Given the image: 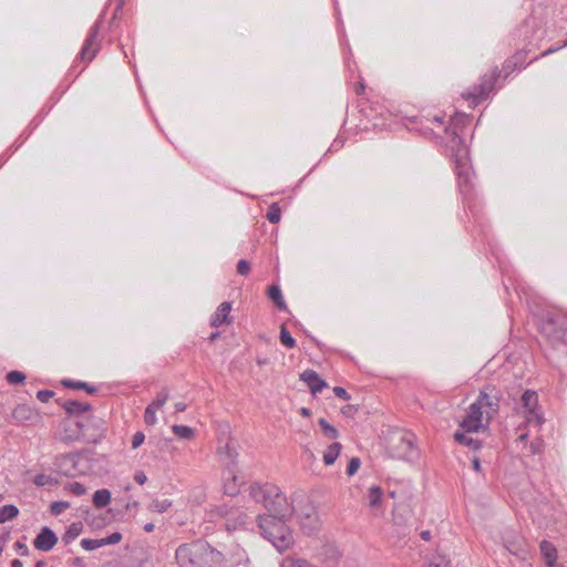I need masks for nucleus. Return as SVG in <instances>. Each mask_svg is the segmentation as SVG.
<instances>
[{"mask_svg":"<svg viewBox=\"0 0 567 567\" xmlns=\"http://www.w3.org/2000/svg\"><path fill=\"white\" fill-rule=\"evenodd\" d=\"M58 543L55 533L48 526L40 529L39 534L33 540V546L38 550L50 551Z\"/></svg>","mask_w":567,"mask_h":567,"instance_id":"obj_14","label":"nucleus"},{"mask_svg":"<svg viewBox=\"0 0 567 567\" xmlns=\"http://www.w3.org/2000/svg\"><path fill=\"white\" fill-rule=\"evenodd\" d=\"M359 411V406L354 404H347L341 409V413L347 417H353Z\"/></svg>","mask_w":567,"mask_h":567,"instance_id":"obj_45","label":"nucleus"},{"mask_svg":"<svg viewBox=\"0 0 567 567\" xmlns=\"http://www.w3.org/2000/svg\"><path fill=\"white\" fill-rule=\"evenodd\" d=\"M472 463H473V470L475 472L480 473L482 471L480 458L474 457Z\"/></svg>","mask_w":567,"mask_h":567,"instance_id":"obj_55","label":"nucleus"},{"mask_svg":"<svg viewBox=\"0 0 567 567\" xmlns=\"http://www.w3.org/2000/svg\"><path fill=\"white\" fill-rule=\"evenodd\" d=\"M82 528H83L82 523H80V522L72 523L68 527L65 533L62 535V542L65 545L71 544L73 540H75L80 536V534L82 533Z\"/></svg>","mask_w":567,"mask_h":567,"instance_id":"obj_23","label":"nucleus"},{"mask_svg":"<svg viewBox=\"0 0 567 567\" xmlns=\"http://www.w3.org/2000/svg\"><path fill=\"white\" fill-rule=\"evenodd\" d=\"M225 482H224V492L229 496H236L239 493V485L237 483V476L235 475V471L233 474H229L227 470L224 473Z\"/></svg>","mask_w":567,"mask_h":567,"instance_id":"obj_22","label":"nucleus"},{"mask_svg":"<svg viewBox=\"0 0 567 567\" xmlns=\"http://www.w3.org/2000/svg\"><path fill=\"white\" fill-rule=\"evenodd\" d=\"M187 409L186 403L184 402H177L175 403V410L176 412H184Z\"/></svg>","mask_w":567,"mask_h":567,"instance_id":"obj_58","label":"nucleus"},{"mask_svg":"<svg viewBox=\"0 0 567 567\" xmlns=\"http://www.w3.org/2000/svg\"><path fill=\"white\" fill-rule=\"evenodd\" d=\"M452 147H456L454 155L455 172L458 178V184L462 192H470L472 186L471 183V167L468 166V154L464 141L458 136L455 130L451 132Z\"/></svg>","mask_w":567,"mask_h":567,"instance_id":"obj_5","label":"nucleus"},{"mask_svg":"<svg viewBox=\"0 0 567 567\" xmlns=\"http://www.w3.org/2000/svg\"><path fill=\"white\" fill-rule=\"evenodd\" d=\"M80 421H82V425H83L82 427L89 429L90 432H93L95 430V427L99 426L101 429V440L103 439L104 433H105V426H104V422L101 419L89 415V416H83Z\"/></svg>","mask_w":567,"mask_h":567,"instance_id":"obj_26","label":"nucleus"},{"mask_svg":"<svg viewBox=\"0 0 567 567\" xmlns=\"http://www.w3.org/2000/svg\"><path fill=\"white\" fill-rule=\"evenodd\" d=\"M489 426V423L485 421L484 412L475 404L472 403L460 422L461 431H456L454 433V440L465 446H468L473 450H480L482 447V442L477 439L470 436L472 433H477L480 431H486Z\"/></svg>","mask_w":567,"mask_h":567,"instance_id":"obj_2","label":"nucleus"},{"mask_svg":"<svg viewBox=\"0 0 567 567\" xmlns=\"http://www.w3.org/2000/svg\"><path fill=\"white\" fill-rule=\"evenodd\" d=\"M341 449L342 445L339 442L330 444L323 453V463L326 465H332L340 455Z\"/></svg>","mask_w":567,"mask_h":567,"instance_id":"obj_24","label":"nucleus"},{"mask_svg":"<svg viewBox=\"0 0 567 567\" xmlns=\"http://www.w3.org/2000/svg\"><path fill=\"white\" fill-rule=\"evenodd\" d=\"M33 484L42 487V486H52L58 484V480L48 474H38L33 478Z\"/></svg>","mask_w":567,"mask_h":567,"instance_id":"obj_33","label":"nucleus"},{"mask_svg":"<svg viewBox=\"0 0 567 567\" xmlns=\"http://www.w3.org/2000/svg\"><path fill=\"white\" fill-rule=\"evenodd\" d=\"M66 489L74 495L81 496L86 493V487L79 482H71L66 485Z\"/></svg>","mask_w":567,"mask_h":567,"instance_id":"obj_40","label":"nucleus"},{"mask_svg":"<svg viewBox=\"0 0 567 567\" xmlns=\"http://www.w3.org/2000/svg\"><path fill=\"white\" fill-rule=\"evenodd\" d=\"M262 535L271 542L279 553H284V509L282 506L268 511L258 517Z\"/></svg>","mask_w":567,"mask_h":567,"instance_id":"obj_3","label":"nucleus"},{"mask_svg":"<svg viewBox=\"0 0 567 567\" xmlns=\"http://www.w3.org/2000/svg\"><path fill=\"white\" fill-rule=\"evenodd\" d=\"M161 409V406L155 402V401H152L145 410H152V412H157L158 410Z\"/></svg>","mask_w":567,"mask_h":567,"instance_id":"obj_56","label":"nucleus"},{"mask_svg":"<svg viewBox=\"0 0 567 567\" xmlns=\"http://www.w3.org/2000/svg\"><path fill=\"white\" fill-rule=\"evenodd\" d=\"M318 424L327 439L334 440L339 436L338 430L330 423H328L326 419H319Z\"/></svg>","mask_w":567,"mask_h":567,"instance_id":"obj_31","label":"nucleus"},{"mask_svg":"<svg viewBox=\"0 0 567 567\" xmlns=\"http://www.w3.org/2000/svg\"><path fill=\"white\" fill-rule=\"evenodd\" d=\"M78 458V453L62 455L56 458L55 465L59 467L63 475L75 476L80 473V471L76 468Z\"/></svg>","mask_w":567,"mask_h":567,"instance_id":"obj_15","label":"nucleus"},{"mask_svg":"<svg viewBox=\"0 0 567 567\" xmlns=\"http://www.w3.org/2000/svg\"><path fill=\"white\" fill-rule=\"evenodd\" d=\"M102 540H103V546L114 545L122 540V534L118 532H115V533L111 534L110 536L102 538Z\"/></svg>","mask_w":567,"mask_h":567,"instance_id":"obj_44","label":"nucleus"},{"mask_svg":"<svg viewBox=\"0 0 567 567\" xmlns=\"http://www.w3.org/2000/svg\"><path fill=\"white\" fill-rule=\"evenodd\" d=\"M284 337H285V333H284V323H281L279 326V340L281 342V344H284Z\"/></svg>","mask_w":567,"mask_h":567,"instance_id":"obj_61","label":"nucleus"},{"mask_svg":"<svg viewBox=\"0 0 567 567\" xmlns=\"http://www.w3.org/2000/svg\"><path fill=\"white\" fill-rule=\"evenodd\" d=\"M19 514V509L16 505L7 504L0 507V523L3 524L16 518Z\"/></svg>","mask_w":567,"mask_h":567,"instance_id":"obj_29","label":"nucleus"},{"mask_svg":"<svg viewBox=\"0 0 567 567\" xmlns=\"http://www.w3.org/2000/svg\"><path fill=\"white\" fill-rule=\"evenodd\" d=\"M427 567H451V561L445 556L437 555Z\"/></svg>","mask_w":567,"mask_h":567,"instance_id":"obj_41","label":"nucleus"},{"mask_svg":"<svg viewBox=\"0 0 567 567\" xmlns=\"http://www.w3.org/2000/svg\"><path fill=\"white\" fill-rule=\"evenodd\" d=\"M388 451L393 458L413 461L417 457L415 437L412 433H395L388 440Z\"/></svg>","mask_w":567,"mask_h":567,"instance_id":"obj_7","label":"nucleus"},{"mask_svg":"<svg viewBox=\"0 0 567 567\" xmlns=\"http://www.w3.org/2000/svg\"><path fill=\"white\" fill-rule=\"evenodd\" d=\"M281 218V209L279 204L275 203L269 207V210L267 213V219L272 223L277 224Z\"/></svg>","mask_w":567,"mask_h":567,"instance_id":"obj_36","label":"nucleus"},{"mask_svg":"<svg viewBox=\"0 0 567 567\" xmlns=\"http://www.w3.org/2000/svg\"><path fill=\"white\" fill-rule=\"evenodd\" d=\"M14 546L21 556H27L29 554V548L24 543L17 542Z\"/></svg>","mask_w":567,"mask_h":567,"instance_id":"obj_52","label":"nucleus"},{"mask_svg":"<svg viewBox=\"0 0 567 567\" xmlns=\"http://www.w3.org/2000/svg\"><path fill=\"white\" fill-rule=\"evenodd\" d=\"M220 461L226 466L229 474H233L237 464L238 452L231 440L227 441L223 446L218 447Z\"/></svg>","mask_w":567,"mask_h":567,"instance_id":"obj_13","label":"nucleus"},{"mask_svg":"<svg viewBox=\"0 0 567 567\" xmlns=\"http://www.w3.org/2000/svg\"><path fill=\"white\" fill-rule=\"evenodd\" d=\"M382 489L379 487V486H372L370 489H369V504L371 507H375L380 501H381V497H382Z\"/></svg>","mask_w":567,"mask_h":567,"instance_id":"obj_35","label":"nucleus"},{"mask_svg":"<svg viewBox=\"0 0 567 567\" xmlns=\"http://www.w3.org/2000/svg\"><path fill=\"white\" fill-rule=\"evenodd\" d=\"M505 547L514 555L524 553V542L518 535H513L512 539L504 538Z\"/></svg>","mask_w":567,"mask_h":567,"instance_id":"obj_27","label":"nucleus"},{"mask_svg":"<svg viewBox=\"0 0 567 567\" xmlns=\"http://www.w3.org/2000/svg\"><path fill=\"white\" fill-rule=\"evenodd\" d=\"M421 538L425 542H429L431 539V532L430 530H423L421 533Z\"/></svg>","mask_w":567,"mask_h":567,"instance_id":"obj_60","label":"nucleus"},{"mask_svg":"<svg viewBox=\"0 0 567 567\" xmlns=\"http://www.w3.org/2000/svg\"><path fill=\"white\" fill-rule=\"evenodd\" d=\"M145 440V435L143 432H135L132 436V447L137 449L140 447Z\"/></svg>","mask_w":567,"mask_h":567,"instance_id":"obj_47","label":"nucleus"},{"mask_svg":"<svg viewBox=\"0 0 567 567\" xmlns=\"http://www.w3.org/2000/svg\"><path fill=\"white\" fill-rule=\"evenodd\" d=\"M540 332L556 343H567V316L560 312L547 313L539 323Z\"/></svg>","mask_w":567,"mask_h":567,"instance_id":"obj_6","label":"nucleus"},{"mask_svg":"<svg viewBox=\"0 0 567 567\" xmlns=\"http://www.w3.org/2000/svg\"><path fill=\"white\" fill-rule=\"evenodd\" d=\"M172 506L169 499H155L150 504V511L155 513H165Z\"/></svg>","mask_w":567,"mask_h":567,"instance_id":"obj_34","label":"nucleus"},{"mask_svg":"<svg viewBox=\"0 0 567 567\" xmlns=\"http://www.w3.org/2000/svg\"><path fill=\"white\" fill-rule=\"evenodd\" d=\"M54 395V392L51 390H40L37 393V398L39 401L45 403Z\"/></svg>","mask_w":567,"mask_h":567,"instance_id":"obj_48","label":"nucleus"},{"mask_svg":"<svg viewBox=\"0 0 567 567\" xmlns=\"http://www.w3.org/2000/svg\"><path fill=\"white\" fill-rule=\"evenodd\" d=\"M268 297L279 309H284V297L279 285H272L268 289Z\"/></svg>","mask_w":567,"mask_h":567,"instance_id":"obj_30","label":"nucleus"},{"mask_svg":"<svg viewBox=\"0 0 567 567\" xmlns=\"http://www.w3.org/2000/svg\"><path fill=\"white\" fill-rule=\"evenodd\" d=\"M522 403H523V406L526 410V413L528 415V420H530L532 415H535L537 417V420L540 422V419L535 413V410H536V408L538 405V395H537V393L535 391H532V390H526L522 394Z\"/></svg>","mask_w":567,"mask_h":567,"instance_id":"obj_20","label":"nucleus"},{"mask_svg":"<svg viewBox=\"0 0 567 567\" xmlns=\"http://www.w3.org/2000/svg\"><path fill=\"white\" fill-rule=\"evenodd\" d=\"M526 50H519L515 52L512 56L505 60L503 64L504 78L506 79L511 73H513L516 69L524 66L526 56Z\"/></svg>","mask_w":567,"mask_h":567,"instance_id":"obj_16","label":"nucleus"},{"mask_svg":"<svg viewBox=\"0 0 567 567\" xmlns=\"http://www.w3.org/2000/svg\"><path fill=\"white\" fill-rule=\"evenodd\" d=\"M154 524L153 523H147L145 526H144V530L147 532V533H151L154 530Z\"/></svg>","mask_w":567,"mask_h":567,"instance_id":"obj_63","label":"nucleus"},{"mask_svg":"<svg viewBox=\"0 0 567 567\" xmlns=\"http://www.w3.org/2000/svg\"><path fill=\"white\" fill-rule=\"evenodd\" d=\"M11 567H23V564L20 559H13L11 561Z\"/></svg>","mask_w":567,"mask_h":567,"instance_id":"obj_62","label":"nucleus"},{"mask_svg":"<svg viewBox=\"0 0 567 567\" xmlns=\"http://www.w3.org/2000/svg\"><path fill=\"white\" fill-rule=\"evenodd\" d=\"M565 47H567V40H566V41L564 42V44H563V45H560V47H555V48H549V49H547L546 51H544L543 53H540L539 58H545V56H547V55H549V54H553V53L557 52L558 50H560L561 48H565ZM537 59H538V56H537V58H535V59H534V61H535V60H537Z\"/></svg>","mask_w":567,"mask_h":567,"instance_id":"obj_51","label":"nucleus"},{"mask_svg":"<svg viewBox=\"0 0 567 567\" xmlns=\"http://www.w3.org/2000/svg\"><path fill=\"white\" fill-rule=\"evenodd\" d=\"M361 465V461L359 457H352L348 464V467H347V474L348 476H352L354 475L359 467Z\"/></svg>","mask_w":567,"mask_h":567,"instance_id":"obj_42","label":"nucleus"},{"mask_svg":"<svg viewBox=\"0 0 567 567\" xmlns=\"http://www.w3.org/2000/svg\"><path fill=\"white\" fill-rule=\"evenodd\" d=\"M502 71L495 66L491 71V73H486L482 76L480 84L473 86L472 91L468 92L464 96L466 99H472L473 102L476 104L489 95V93L494 90L495 83L501 76Z\"/></svg>","mask_w":567,"mask_h":567,"instance_id":"obj_11","label":"nucleus"},{"mask_svg":"<svg viewBox=\"0 0 567 567\" xmlns=\"http://www.w3.org/2000/svg\"><path fill=\"white\" fill-rule=\"evenodd\" d=\"M295 346H296V340L286 330V348H293Z\"/></svg>","mask_w":567,"mask_h":567,"instance_id":"obj_54","label":"nucleus"},{"mask_svg":"<svg viewBox=\"0 0 567 567\" xmlns=\"http://www.w3.org/2000/svg\"><path fill=\"white\" fill-rule=\"evenodd\" d=\"M100 31V22L96 21L90 29L89 35L84 41V44L81 49L80 55L83 61L90 62L95 56L97 52V42L96 38Z\"/></svg>","mask_w":567,"mask_h":567,"instance_id":"obj_12","label":"nucleus"},{"mask_svg":"<svg viewBox=\"0 0 567 567\" xmlns=\"http://www.w3.org/2000/svg\"><path fill=\"white\" fill-rule=\"evenodd\" d=\"M27 411H28V409H27L25 406L20 405V406H18V408L14 410V413H13V414H14V416H16V417H19L20 415H22V413H24V412H27Z\"/></svg>","mask_w":567,"mask_h":567,"instance_id":"obj_57","label":"nucleus"},{"mask_svg":"<svg viewBox=\"0 0 567 567\" xmlns=\"http://www.w3.org/2000/svg\"><path fill=\"white\" fill-rule=\"evenodd\" d=\"M249 494L255 502L261 503L267 512L282 506L284 503L280 488L274 484L260 485L255 483L250 485Z\"/></svg>","mask_w":567,"mask_h":567,"instance_id":"obj_9","label":"nucleus"},{"mask_svg":"<svg viewBox=\"0 0 567 567\" xmlns=\"http://www.w3.org/2000/svg\"><path fill=\"white\" fill-rule=\"evenodd\" d=\"M62 385L68 389L73 390H85L87 393L93 394L97 391V389L94 385H91L84 381H75L71 379H64L62 380Z\"/></svg>","mask_w":567,"mask_h":567,"instance_id":"obj_25","label":"nucleus"},{"mask_svg":"<svg viewBox=\"0 0 567 567\" xmlns=\"http://www.w3.org/2000/svg\"><path fill=\"white\" fill-rule=\"evenodd\" d=\"M364 90H365V86H364V84H363V83H361V82H360V83H358V84L355 85V93H357L358 95L363 94Z\"/></svg>","mask_w":567,"mask_h":567,"instance_id":"obj_59","label":"nucleus"},{"mask_svg":"<svg viewBox=\"0 0 567 567\" xmlns=\"http://www.w3.org/2000/svg\"><path fill=\"white\" fill-rule=\"evenodd\" d=\"M179 567H204L209 561H219L223 558L220 551L212 548L208 543L197 540L181 545L175 553Z\"/></svg>","mask_w":567,"mask_h":567,"instance_id":"obj_1","label":"nucleus"},{"mask_svg":"<svg viewBox=\"0 0 567 567\" xmlns=\"http://www.w3.org/2000/svg\"><path fill=\"white\" fill-rule=\"evenodd\" d=\"M501 399L502 393L494 385H486L481 390L474 403L484 412L486 423H491L492 419L498 413Z\"/></svg>","mask_w":567,"mask_h":567,"instance_id":"obj_10","label":"nucleus"},{"mask_svg":"<svg viewBox=\"0 0 567 567\" xmlns=\"http://www.w3.org/2000/svg\"><path fill=\"white\" fill-rule=\"evenodd\" d=\"M172 431L179 439L189 440L194 436V430L187 425L175 424L172 426Z\"/></svg>","mask_w":567,"mask_h":567,"instance_id":"obj_32","label":"nucleus"},{"mask_svg":"<svg viewBox=\"0 0 567 567\" xmlns=\"http://www.w3.org/2000/svg\"><path fill=\"white\" fill-rule=\"evenodd\" d=\"M62 408L69 415L80 416L83 413L90 412L92 406L86 402H80L76 400H68L61 403Z\"/></svg>","mask_w":567,"mask_h":567,"instance_id":"obj_21","label":"nucleus"},{"mask_svg":"<svg viewBox=\"0 0 567 567\" xmlns=\"http://www.w3.org/2000/svg\"><path fill=\"white\" fill-rule=\"evenodd\" d=\"M92 501L97 508H103L111 502V492L106 488L97 489L93 494Z\"/></svg>","mask_w":567,"mask_h":567,"instance_id":"obj_28","label":"nucleus"},{"mask_svg":"<svg viewBox=\"0 0 567 567\" xmlns=\"http://www.w3.org/2000/svg\"><path fill=\"white\" fill-rule=\"evenodd\" d=\"M81 546L83 549L90 551V550H94V549L103 547V540H102V538H100V539L83 538L81 540Z\"/></svg>","mask_w":567,"mask_h":567,"instance_id":"obj_37","label":"nucleus"},{"mask_svg":"<svg viewBox=\"0 0 567 567\" xmlns=\"http://www.w3.org/2000/svg\"><path fill=\"white\" fill-rule=\"evenodd\" d=\"M300 380L308 384L313 395L327 386V383L318 375V373L310 369L300 374Z\"/></svg>","mask_w":567,"mask_h":567,"instance_id":"obj_17","label":"nucleus"},{"mask_svg":"<svg viewBox=\"0 0 567 567\" xmlns=\"http://www.w3.org/2000/svg\"><path fill=\"white\" fill-rule=\"evenodd\" d=\"M144 421L147 425H154L157 422L156 413L152 412V410H145L144 412Z\"/></svg>","mask_w":567,"mask_h":567,"instance_id":"obj_49","label":"nucleus"},{"mask_svg":"<svg viewBox=\"0 0 567 567\" xmlns=\"http://www.w3.org/2000/svg\"><path fill=\"white\" fill-rule=\"evenodd\" d=\"M6 380L10 384H19L25 380V374L21 371L13 370L7 373Z\"/></svg>","mask_w":567,"mask_h":567,"instance_id":"obj_38","label":"nucleus"},{"mask_svg":"<svg viewBox=\"0 0 567 567\" xmlns=\"http://www.w3.org/2000/svg\"><path fill=\"white\" fill-rule=\"evenodd\" d=\"M237 272L240 276H247L250 272V264L246 259H240L237 262Z\"/></svg>","mask_w":567,"mask_h":567,"instance_id":"obj_43","label":"nucleus"},{"mask_svg":"<svg viewBox=\"0 0 567 567\" xmlns=\"http://www.w3.org/2000/svg\"><path fill=\"white\" fill-rule=\"evenodd\" d=\"M542 557L547 567H564L556 564L557 560V549L556 547L548 540H543L539 545Z\"/></svg>","mask_w":567,"mask_h":567,"instance_id":"obj_19","label":"nucleus"},{"mask_svg":"<svg viewBox=\"0 0 567 567\" xmlns=\"http://www.w3.org/2000/svg\"><path fill=\"white\" fill-rule=\"evenodd\" d=\"M333 393L336 394V396L341 398L346 401L350 400V395L348 394L347 390L342 386H334Z\"/></svg>","mask_w":567,"mask_h":567,"instance_id":"obj_50","label":"nucleus"},{"mask_svg":"<svg viewBox=\"0 0 567 567\" xmlns=\"http://www.w3.org/2000/svg\"><path fill=\"white\" fill-rule=\"evenodd\" d=\"M82 426L80 420H65L60 431L61 440L63 442L82 441L89 444H96L101 441V429L99 426L93 432Z\"/></svg>","mask_w":567,"mask_h":567,"instance_id":"obj_8","label":"nucleus"},{"mask_svg":"<svg viewBox=\"0 0 567 567\" xmlns=\"http://www.w3.org/2000/svg\"><path fill=\"white\" fill-rule=\"evenodd\" d=\"M292 514L307 535L316 533L320 527V520L316 507L307 497L292 498Z\"/></svg>","mask_w":567,"mask_h":567,"instance_id":"obj_4","label":"nucleus"},{"mask_svg":"<svg viewBox=\"0 0 567 567\" xmlns=\"http://www.w3.org/2000/svg\"><path fill=\"white\" fill-rule=\"evenodd\" d=\"M231 310V303L228 301L221 302L216 311L210 317V326L218 328L223 323H230L229 313Z\"/></svg>","mask_w":567,"mask_h":567,"instance_id":"obj_18","label":"nucleus"},{"mask_svg":"<svg viewBox=\"0 0 567 567\" xmlns=\"http://www.w3.org/2000/svg\"><path fill=\"white\" fill-rule=\"evenodd\" d=\"M134 481L140 484V485H143L146 481H147V477L145 475L144 472L140 471V472H136L135 475H134Z\"/></svg>","mask_w":567,"mask_h":567,"instance_id":"obj_53","label":"nucleus"},{"mask_svg":"<svg viewBox=\"0 0 567 567\" xmlns=\"http://www.w3.org/2000/svg\"><path fill=\"white\" fill-rule=\"evenodd\" d=\"M300 414L303 415V416H310L311 411L308 408H301L300 409Z\"/></svg>","mask_w":567,"mask_h":567,"instance_id":"obj_64","label":"nucleus"},{"mask_svg":"<svg viewBox=\"0 0 567 567\" xmlns=\"http://www.w3.org/2000/svg\"><path fill=\"white\" fill-rule=\"evenodd\" d=\"M168 398V390L164 388L161 392L157 393L154 401L162 408L167 402Z\"/></svg>","mask_w":567,"mask_h":567,"instance_id":"obj_46","label":"nucleus"},{"mask_svg":"<svg viewBox=\"0 0 567 567\" xmlns=\"http://www.w3.org/2000/svg\"><path fill=\"white\" fill-rule=\"evenodd\" d=\"M69 507H70V504L68 502L56 501L51 504L50 511H51V514L58 516V515L62 514Z\"/></svg>","mask_w":567,"mask_h":567,"instance_id":"obj_39","label":"nucleus"}]
</instances>
